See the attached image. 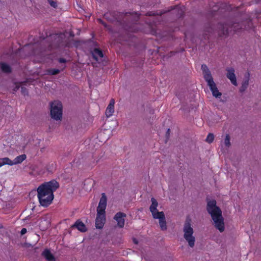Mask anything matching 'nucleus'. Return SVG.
Returning a JSON list of instances; mask_svg holds the SVG:
<instances>
[{
    "instance_id": "27",
    "label": "nucleus",
    "mask_w": 261,
    "mask_h": 261,
    "mask_svg": "<svg viewBox=\"0 0 261 261\" xmlns=\"http://www.w3.org/2000/svg\"><path fill=\"white\" fill-rule=\"evenodd\" d=\"M47 2L49 4L50 6H51L54 8H57L58 4H57V2L56 1H54L53 0H47Z\"/></svg>"
},
{
    "instance_id": "23",
    "label": "nucleus",
    "mask_w": 261,
    "mask_h": 261,
    "mask_svg": "<svg viewBox=\"0 0 261 261\" xmlns=\"http://www.w3.org/2000/svg\"><path fill=\"white\" fill-rule=\"evenodd\" d=\"M26 159V155L23 154L20 155H19L15 158L13 160V165L20 164L22 163L25 159Z\"/></svg>"
},
{
    "instance_id": "33",
    "label": "nucleus",
    "mask_w": 261,
    "mask_h": 261,
    "mask_svg": "<svg viewBox=\"0 0 261 261\" xmlns=\"http://www.w3.org/2000/svg\"><path fill=\"white\" fill-rule=\"evenodd\" d=\"M27 229L25 228H23L20 231V233L21 235H23L27 232Z\"/></svg>"
},
{
    "instance_id": "20",
    "label": "nucleus",
    "mask_w": 261,
    "mask_h": 261,
    "mask_svg": "<svg viewBox=\"0 0 261 261\" xmlns=\"http://www.w3.org/2000/svg\"><path fill=\"white\" fill-rule=\"evenodd\" d=\"M92 57L96 61H98V57L102 58L103 54L102 50L99 48H95L91 51Z\"/></svg>"
},
{
    "instance_id": "32",
    "label": "nucleus",
    "mask_w": 261,
    "mask_h": 261,
    "mask_svg": "<svg viewBox=\"0 0 261 261\" xmlns=\"http://www.w3.org/2000/svg\"><path fill=\"white\" fill-rule=\"evenodd\" d=\"M170 133V128H168L166 133V137L167 139H168L169 138Z\"/></svg>"
},
{
    "instance_id": "28",
    "label": "nucleus",
    "mask_w": 261,
    "mask_h": 261,
    "mask_svg": "<svg viewBox=\"0 0 261 261\" xmlns=\"http://www.w3.org/2000/svg\"><path fill=\"white\" fill-rule=\"evenodd\" d=\"M21 92L24 95H28L29 93L28 89L24 87H21Z\"/></svg>"
},
{
    "instance_id": "36",
    "label": "nucleus",
    "mask_w": 261,
    "mask_h": 261,
    "mask_svg": "<svg viewBox=\"0 0 261 261\" xmlns=\"http://www.w3.org/2000/svg\"><path fill=\"white\" fill-rule=\"evenodd\" d=\"M19 88V86H16V87L14 89V91H16V90H18Z\"/></svg>"
},
{
    "instance_id": "14",
    "label": "nucleus",
    "mask_w": 261,
    "mask_h": 261,
    "mask_svg": "<svg viewBox=\"0 0 261 261\" xmlns=\"http://www.w3.org/2000/svg\"><path fill=\"white\" fill-rule=\"evenodd\" d=\"M70 228L72 229L76 228L82 232H85L87 231L86 225L80 219L76 220V222L71 225Z\"/></svg>"
},
{
    "instance_id": "5",
    "label": "nucleus",
    "mask_w": 261,
    "mask_h": 261,
    "mask_svg": "<svg viewBox=\"0 0 261 261\" xmlns=\"http://www.w3.org/2000/svg\"><path fill=\"white\" fill-rule=\"evenodd\" d=\"M59 187V184L56 180H51L41 185L37 188L38 198L42 199L44 195H49L53 194Z\"/></svg>"
},
{
    "instance_id": "17",
    "label": "nucleus",
    "mask_w": 261,
    "mask_h": 261,
    "mask_svg": "<svg viewBox=\"0 0 261 261\" xmlns=\"http://www.w3.org/2000/svg\"><path fill=\"white\" fill-rule=\"evenodd\" d=\"M114 104L115 100L114 99H111L105 112L106 115L107 117H110L113 114L114 112Z\"/></svg>"
},
{
    "instance_id": "26",
    "label": "nucleus",
    "mask_w": 261,
    "mask_h": 261,
    "mask_svg": "<svg viewBox=\"0 0 261 261\" xmlns=\"http://www.w3.org/2000/svg\"><path fill=\"white\" fill-rule=\"evenodd\" d=\"M215 136L213 134L209 133L207 136L205 141L208 143H212L214 140Z\"/></svg>"
},
{
    "instance_id": "10",
    "label": "nucleus",
    "mask_w": 261,
    "mask_h": 261,
    "mask_svg": "<svg viewBox=\"0 0 261 261\" xmlns=\"http://www.w3.org/2000/svg\"><path fill=\"white\" fill-rule=\"evenodd\" d=\"M207 83L212 93L213 96L217 98H220L222 95V93L219 91L214 80L213 79L211 81L208 80V82H207Z\"/></svg>"
},
{
    "instance_id": "34",
    "label": "nucleus",
    "mask_w": 261,
    "mask_h": 261,
    "mask_svg": "<svg viewBox=\"0 0 261 261\" xmlns=\"http://www.w3.org/2000/svg\"><path fill=\"white\" fill-rule=\"evenodd\" d=\"M148 16H153L154 15V13H152V12H148L146 14Z\"/></svg>"
},
{
    "instance_id": "15",
    "label": "nucleus",
    "mask_w": 261,
    "mask_h": 261,
    "mask_svg": "<svg viewBox=\"0 0 261 261\" xmlns=\"http://www.w3.org/2000/svg\"><path fill=\"white\" fill-rule=\"evenodd\" d=\"M201 70L203 72V77L206 82H208V80L211 81L213 79L211 71L205 64L201 65Z\"/></svg>"
},
{
    "instance_id": "16",
    "label": "nucleus",
    "mask_w": 261,
    "mask_h": 261,
    "mask_svg": "<svg viewBox=\"0 0 261 261\" xmlns=\"http://www.w3.org/2000/svg\"><path fill=\"white\" fill-rule=\"evenodd\" d=\"M151 204L149 207V210L152 214V217H153V215H156L159 212L157 210V207L158 206V202L154 198L152 197L151 198Z\"/></svg>"
},
{
    "instance_id": "12",
    "label": "nucleus",
    "mask_w": 261,
    "mask_h": 261,
    "mask_svg": "<svg viewBox=\"0 0 261 261\" xmlns=\"http://www.w3.org/2000/svg\"><path fill=\"white\" fill-rule=\"evenodd\" d=\"M54 198V194H50L49 195H44L42 199H39V201L42 206L47 207L51 203Z\"/></svg>"
},
{
    "instance_id": "7",
    "label": "nucleus",
    "mask_w": 261,
    "mask_h": 261,
    "mask_svg": "<svg viewBox=\"0 0 261 261\" xmlns=\"http://www.w3.org/2000/svg\"><path fill=\"white\" fill-rule=\"evenodd\" d=\"M184 238L188 243L189 246L193 248L195 245V238L193 236L194 229L192 227L191 220L187 218L183 227Z\"/></svg>"
},
{
    "instance_id": "2",
    "label": "nucleus",
    "mask_w": 261,
    "mask_h": 261,
    "mask_svg": "<svg viewBox=\"0 0 261 261\" xmlns=\"http://www.w3.org/2000/svg\"><path fill=\"white\" fill-rule=\"evenodd\" d=\"M64 39V34L62 33L55 34L50 35L48 36H47L46 38L42 36H40L39 40L37 39L36 40L35 39H34V43H37L40 42V44H42L45 42L46 44L42 47L41 51H50L63 46L69 47L68 43L65 44L63 40Z\"/></svg>"
},
{
    "instance_id": "8",
    "label": "nucleus",
    "mask_w": 261,
    "mask_h": 261,
    "mask_svg": "<svg viewBox=\"0 0 261 261\" xmlns=\"http://www.w3.org/2000/svg\"><path fill=\"white\" fill-rule=\"evenodd\" d=\"M50 105V116L56 120H60L62 118V104L59 101L51 102Z\"/></svg>"
},
{
    "instance_id": "11",
    "label": "nucleus",
    "mask_w": 261,
    "mask_h": 261,
    "mask_svg": "<svg viewBox=\"0 0 261 261\" xmlns=\"http://www.w3.org/2000/svg\"><path fill=\"white\" fill-rule=\"evenodd\" d=\"M126 217V215L122 212H119L117 213L114 219L117 221V225L120 228H123L124 226L125 223V218Z\"/></svg>"
},
{
    "instance_id": "3",
    "label": "nucleus",
    "mask_w": 261,
    "mask_h": 261,
    "mask_svg": "<svg viewBox=\"0 0 261 261\" xmlns=\"http://www.w3.org/2000/svg\"><path fill=\"white\" fill-rule=\"evenodd\" d=\"M217 202L213 199L207 202L206 211L211 215L214 221V226L218 229L220 232H222L225 229L224 218L222 215L221 208L217 206Z\"/></svg>"
},
{
    "instance_id": "29",
    "label": "nucleus",
    "mask_w": 261,
    "mask_h": 261,
    "mask_svg": "<svg viewBox=\"0 0 261 261\" xmlns=\"http://www.w3.org/2000/svg\"><path fill=\"white\" fill-rule=\"evenodd\" d=\"M184 15V12L182 10H178V13L177 14V17L180 18L182 17Z\"/></svg>"
},
{
    "instance_id": "18",
    "label": "nucleus",
    "mask_w": 261,
    "mask_h": 261,
    "mask_svg": "<svg viewBox=\"0 0 261 261\" xmlns=\"http://www.w3.org/2000/svg\"><path fill=\"white\" fill-rule=\"evenodd\" d=\"M41 255L44 257L47 261H56L54 255L50 252L48 249H45L42 252Z\"/></svg>"
},
{
    "instance_id": "35",
    "label": "nucleus",
    "mask_w": 261,
    "mask_h": 261,
    "mask_svg": "<svg viewBox=\"0 0 261 261\" xmlns=\"http://www.w3.org/2000/svg\"><path fill=\"white\" fill-rule=\"evenodd\" d=\"M133 242L135 244H138V242L137 241V240L136 239H133Z\"/></svg>"
},
{
    "instance_id": "1",
    "label": "nucleus",
    "mask_w": 261,
    "mask_h": 261,
    "mask_svg": "<svg viewBox=\"0 0 261 261\" xmlns=\"http://www.w3.org/2000/svg\"><path fill=\"white\" fill-rule=\"evenodd\" d=\"M246 22L247 24L246 25L238 23L233 24L219 23L216 25L212 23H208L204 27L203 38L205 40L208 39L209 37L215 33H217L219 37H222L227 36L229 31L236 32L241 29H249L252 27L251 20H247Z\"/></svg>"
},
{
    "instance_id": "13",
    "label": "nucleus",
    "mask_w": 261,
    "mask_h": 261,
    "mask_svg": "<svg viewBox=\"0 0 261 261\" xmlns=\"http://www.w3.org/2000/svg\"><path fill=\"white\" fill-rule=\"evenodd\" d=\"M226 77L230 80L231 83L234 86H237L236 76L234 73V69L233 68H227L226 69Z\"/></svg>"
},
{
    "instance_id": "19",
    "label": "nucleus",
    "mask_w": 261,
    "mask_h": 261,
    "mask_svg": "<svg viewBox=\"0 0 261 261\" xmlns=\"http://www.w3.org/2000/svg\"><path fill=\"white\" fill-rule=\"evenodd\" d=\"M0 69L3 73L6 74H10L12 72V67L5 62H0Z\"/></svg>"
},
{
    "instance_id": "24",
    "label": "nucleus",
    "mask_w": 261,
    "mask_h": 261,
    "mask_svg": "<svg viewBox=\"0 0 261 261\" xmlns=\"http://www.w3.org/2000/svg\"><path fill=\"white\" fill-rule=\"evenodd\" d=\"M223 143L227 148H229L231 146L230 136L229 134H226L224 138Z\"/></svg>"
},
{
    "instance_id": "30",
    "label": "nucleus",
    "mask_w": 261,
    "mask_h": 261,
    "mask_svg": "<svg viewBox=\"0 0 261 261\" xmlns=\"http://www.w3.org/2000/svg\"><path fill=\"white\" fill-rule=\"evenodd\" d=\"M97 21L100 23L101 24H102L105 28H108L109 26L107 25L106 22H105L102 19H97Z\"/></svg>"
},
{
    "instance_id": "4",
    "label": "nucleus",
    "mask_w": 261,
    "mask_h": 261,
    "mask_svg": "<svg viewBox=\"0 0 261 261\" xmlns=\"http://www.w3.org/2000/svg\"><path fill=\"white\" fill-rule=\"evenodd\" d=\"M107 198L105 193L101 194L98 205L97 208V215L95 220V227L96 228H103L106 222V212L107 207Z\"/></svg>"
},
{
    "instance_id": "25",
    "label": "nucleus",
    "mask_w": 261,
    "mask_h": 261,
    "mask_svg": "<svg viewBox=\"0 0 261 261\" xmlns=\"http://www.w3.org/2000/svg\"><path fill=\"white\" fill-rule=\"evenodd\" d=\"M2 163L3 164V166L4 165H13V161H11L9 158H4L1 159Z\"/></svg>"
},
{
    "instance_id": "21",
    "label": "nucleus",
    "mask_w": 261,
    "mask_h": 261,
    "mask_svg": "<svg viewBox=\"0 0 261 261\" xmlns=\"http://www.w3.org/2000/svg\"><path fill=\"white\" fill-rule=\"evenodd\" d=\"M249 73L248 72L247 74L245 75V79L244 80L243 83H242V85L240 88V92L241 93H243L246 89L248 88L249 85Z\"/></svg>"
},
{
    "instance_id": "31",
    "label": "nucleus",
    "mask_w": 261,
    "mask_h": 261,
    "mask_svg": "<svg viewBox=\"0 0 261 261\" xmlns=\"http://www.w3.org/2000/svg\"><path fill=\"white\" fill-rule=\"evenodd\" d=\"M58 61L60 63H66L67 62V60L64 58H59Z\"/></svg>"
},
{
    "instance_id": "6",
    "label": "nucleus",
    "mask_w": 261,
    "mask_h": 261,
    "mask_svg": "<svg viewBox=\"0 0 261 261\" xmlns=\"http://www.w3.org/2000/svg\"><path fill=\"white\" fill-rule=\"evenodd\" d=\"M132 16L134 17V21H137L138 16H134L130 12H126L125 14L117 11H110L104 14V17L111 22L117 21L118 22H125L127 20L126 17Z\"/></svg>"
},
{
    "instance_id": "9",
    "label": "nucleus",
    "mask_w": 261,
    "mask_h": 261,
    "mask_svg": "<svg viewBox=\"0 0 261 261\" xmlns=\"http://www.w3.org/2000/svg\"><path fill=\"white\" fill-rule=\"evenodd\" d=\"M158 215H153V218L155 219L159 220V225L162 230H166L167 229V223L165 214L163 212H160L157 214Z\"/></svg>"
},
{
    "instance_id": "22",
    "label": "nucleus",
    "mask_w": 261,
    "mask_h": 261,
    "mask_svg": "<svg viewBox=\"0 0 261 261\" xmlns=\"http://www.w3.org/2000/svg\"><path fill=\"white\" fill-rule=\"evenodd\" d=\"M65 67L66 66L64 65L61 70L58 69H49L47 70V73L48 75H57L59 74L61 71H63Z\"/></svg>"
}]
</instances>
